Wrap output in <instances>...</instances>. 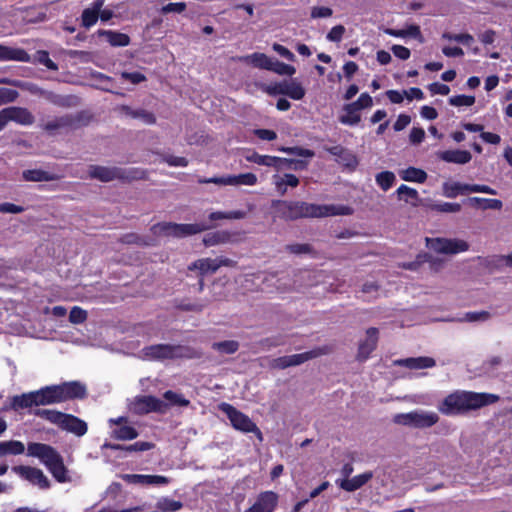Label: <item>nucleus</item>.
<instances>
[{"mask_svg": "<svg viewBox=\"0 0 512 512\" xmlns=\"http://www.w3.org/2000/svg\"><path fill=\"white\" fill-rule=\"evenodd\" d=\"M272 48L277 54H279L281 57L285 58L286 60H288V61L295 60V55L289 49H287L285 46L278 44V43H274L272 45Z\"/></svg>", "mask_w": 512, "mask_h": 512, "instance_id": "obj_60", "label": "nucleus"}, {"mask_svg": "<svg viewBox=\"0 0 512 512\" xmlns=\"http://www.w3.org/2000/svg\"><path fill=\"white\" fill-rule=\"evenodd\" d=\"M411 122V118L410 116L406 115V114H400L394 125H393V128L395 131H401L403 129H405Z\"/></svg>", "mask_w": 512, "mask_h": 512, "instance_id": "obj_63", "label": "nucleus"}, {"mask_svg": "<svg viewBox=\"0 0 512 512\" xmlns=\"http://www.w3.org/2000/svg\"><path fill=\"white\" fill-rule=\"evenodd\" d=\"M269 71H273L278 75L292 76L295 74V67L283 62L272 59Z\"/></svg>", "mask_w": 512, "mask_h": 512, "instance_id": "obj_44", "label": "nucleus"}, {"mask_svg": "<svg viewBox=\"0 0 512 512\" xmlns=\"http://www.w3.org/2000/svg\"><path fill=\"white\" fill-rule=\"evenodd\" d=\"M278 92L294 100H301L305 96V89L296 81L285 82L279 87Z\"/></svg>", "mask_w": 512, "mask_h": 512, "instance_id": "obj_30", "label": "nucleus"}, {"mask_svg": "<svg viewBox=\"0 0 512 512\" xmlns=\"http://www.w3.org/2000/svg\"><path fill=\"white\" fill-rule=\"evenodd\" d=\"M425 137V132L422 128L414 127L410 131L409 139L413 144H419L423 141Z\"/></svg>", "mask_w": 512, "mask_h": 512, "instance_id": "obj_64", "label": "nucleus"}, {"mask_svg": "<svg viewBox=\"0 0 512 512\" xmlns=\"http://www.w3.org/2000/svg\"><path fill=\"white\" fill-rule=\"evenodd\" d=\"M202 183H213L223 186H237V175H226L222 177H213L201 180Z\"/></svg>", "mask_w": 512, "mask_h": 512, "instance_id": "obj_46", "label": "nucleus"}, {"mask_svg": "<svg viewBox=\"0 0 512 512\" xmlns=\"http://www.w3.org/2000/svg\"><path fill=\"white\" fill-rule=\"evenodd\" d=\"M469 202L472 206L481 208L483 210H487V209L500 210L503 206L502 201H500L498 199L472 197L469 199Z\"/></svg>", "mask_w": 512, "mask_h": 512, "instance_id": "obj_38", "label": "nucleus"}, {"mask_svg": "<svg viewBox=\"0 0 512 512\" xmlns=\"http://www.w3.org/2000/svg\"><path fill=\"white\" fill-rule=\"evenodd\" d=\"M35 415L57 425L59 428H61L66 416L65 413L52 409H37Z\"/></svg>", "mask_w": 512, "mask_h": 512, "instance_id": "obj_35", "label": "nucleus"}, {"mask_svg": "<svg viewBox=\"0 0 512 512\" xmlns=\"http://www.w3.org/2000/svg\"><path fill=\"white\" fill-rule=\"evenodd\" d=\"M9 121L28 125L33 122V116L25 108L9 107L0 111V130H2Z\"/></svg>", "mask_w": 512, "mask_h": 512, "instance_id": "obj_11", "label": "nucleus"}, {"mask_svg": "<svg viewBox=\"0 0 512 512\" xmlns=\"http://www.w3.org/2000/svg\"><path fill=\"white\" fill-rule=\"evenodd\" d=\"M439 419V415L436 412L426 410H414L407 413H398L393 416L395 424L416 429L430 428L437 424Z\"/></svg>", "mask_w": 512, "mask_h": 512, "instance_id": "obj_4", "label": "nucleus"}, {"mask_svg": "<svg viewBox=\"0 0 512 512\" xmlns=\"http://www.w3.org/2000/svg\"><path fill=\"white\" fill-rule=\"evenodd\" d=\"M121 478L129 484L141 486H164L170 483V479L162 475L124 474Z\"/></svg>", "mask_w": 512, "mask_h": 512, "instance_id": "obj_13", "label": "nucleus"}, {"mask_svg": "<svg viewBox=\"0 0 512 512\" xmlns=\"http://www.w3.org/2000/svg\"><path fill=\"white\" fill-rule=\"evenodd\" d=\"M333 11L329 7L325 6H314L311 9V17L314 19L317 18H328L332 16Z\"/></svg>", "mask_w": 512, "mask_h": 512, "instance_id": "obj_54", "label": "nucleus"}, {"mask_svg": "<svg viewBox=\"0 0 512 512\" xmlns=\"http://www.w3.org/2000/svg\"><path fill=\"white\" fill-rule=\"evenodd\" d=\"M37 60L50 70H57V65L49 58L46 51H38L36 54Z\"/></svg>", "mask_w": 512, "mask_h": 512, "instance_id": "obj_59", "label": "nucleus"}, {"mask_svg": "<svg viewBox=\"0 0 512 512\" xmlns=\"http://www.w3.org/2000/svg\"><path fill=\"white\" fill-rule=\"evenodd\" d=\"M219 268L217 259L203 258L195 261L189 266L191 270H199L201 274L214 273Z\"/></svg>", "mask_w": 512, "mask_h": 512, "instance_id": "obj_34", "label": "nucleus"}, {"mask_svg": "<svg viewBox=\"0 0 512 512\" xmlns=\"http://www.w3.org/2000/svg\"><path fill=\"white\" fill-rule=\"evenodd\" d=\"M384 32L390 36L397 37V38H406V37H413L415 39H418L420 42H423V37L420 31V27L417 25H409L404 29H391L386 28Z\"/></svg>", "mask_w": 512, "mask_h": 512, "instance_id": "obj_28", "label": "nucleus"}, {"mask_svg": "<svg viewBox=\"0 0 512 512\" xmlns=\"http://www.w3.org/2000/svg\"><path fill=\"white\" fill-rule=\"evenodd\" d=\"M475 103V97L469 95H455L449 98V104L455 107L472 106Z\"/></svg>", "mask_w": 512, "mask_h": 512, "instance_id": "obj_47", "label": "nucleus"}, {"mask_svg": "<svg viewBox=\"0 0 512 512\" xmlns=\"http://www.w3.org/2000/svg\"><path fill=\"white\" fill-rule=\"evenodd\" d=\"M111 435L118 440H132L138 436L137 430L128 424L127 418L118 417L109 419Z\"/></svg>", "mask_w": 512, "mask_h": 512, "instance_id": "obj_12", "label": "nucleus"}, {"mask_svg": "<svg viewBox=\"0 0 512 512\" xmlns=\"http://www.w3.org/2000/svg\"><path fill=\"white\" fill-rule=\"evenodd\" d=\"M239 60L250 64L256 68L269 70L272 58L268 57L264 53H253L250 55L239 57Z\"/></svg>", "mask_w": 512, "mask_h": 512, "instance_id": "obj_29", "label": "nucleus"}, {"mask_svg": "<svg viewBox=\"0 0 512 512\" xmlns=\"http://www.w3.org/2000/svg\"><path fill=\"white\" fill-rule=\"evenodd\" d=\"M326 352L327 351L325 349L318 348L304 353L279 357L274 360L273 366L275 368L284 369L290 366L300 365L310 359L323 355Z\"/></svg>", "mask_w": 512, "mask_h": 512, "instance_id": "obj_10", "label": "nucleus"}, {"mask_svg": "<svg viewBox=\"0 0 512 512\" xmlns=\"http://www.w3.org/2000/svg\"><path fill=\"white\" fill-rule=\"evenodd\" d=\"M359 111L361 109L369 108L373 105L372 97L367 93H362L358 100L351 103Z\"/></svg>", "mask_w": 512, "mask_h": 512, "instance_id": "obj_53", "label": "nucleus"}, {"mask_svg": "<svg viewBox=\"0 0 512 512\" xmlns=\"http://www.w3.org/2000/svg\"><path fill=\"white\" fill-rule=\"evenodd\" d=\"M278 494L273 491L260 493L246 512H273L278 505Z\"/></svg>", "mask_w": 512, "mask_h": 512, "instance_id": "obj_14", "label": "nucleus"}, {"mask_svg": "<svg viewBox=\"0 0 512 512\" xmlns=\"http://www.w3.org/2000/svg\"><path fill=\"white\" fill-rule=\"evenodd\" d=\"M273 183L277 191L284 195L288 187H296L299 184V179L293 174L274 175Z\"/></svg>", "mask_w": 512, "mask_h": 512, "instance_id": "obj_31", "label": "nucleus"}, {"mask_svg": "<svg viewBox=\"0 0 512 512\" xmlns=\"http://www.w3.org/2000/svg\"><path fill=\"white\" fill-rule=\"evenodd\" d=\"M18 96L16 90L0 87V105L14 101Z\"/></svg>", "mask_w": 512, "mask_h": 512, "instance_id": "obj_57", "label": "nucleus"}, {"mask_svg": "<svg viewBox=\"0 0 512 512\" xmlns=\"http://www.w3.org/2000/svg\"><path fill=\"white\" fill-rule=\"evenodd\" d=\"M61 429L73 433L76 436H83L87 432V424L78 417L66 414Z\"/></svg>", "mask_w": 512, "mask_h": 512, "instance_id": "obj_22", "label": "nucleus"}, {"mask_svg": "<svg viewBox=\"0 0 512 512\" xmlns=\"http://www.w3.org/2000/svg\"><path fill=\"white\" fill-rule=\"evenodd\" d=\"M345 33V27L342 25L334 26L327 34V39L331 42H339Z\"/></svg>", "mask_w": 512, "mask_h": 512, "instance_id": "obj_58", "label": "nucleus"}, {"mask_svg": "<svg viewBox=\"0 0 512 512\" xmlns=\"http://www.w3.org/2000/svg\"><path fill=\"white\" fill-rule=\"evenodd\" d=\"M88 176L103 182H109L119 176V172L114 168L103 166H90L88 168Z\"/></svg>", "mask_w": 512, "mask_h": 512, "instance_id": "obj_24", "label": "nucleus"}, {"mask_svg": "<svg viewBox=\"0 0 512 512\" xmlns=\"http://www.w3.org/2000/svg\"><path fill=\"white\" fill-rule=\"evenodd\" d=\"M37 405H50L61 402V398L58 396L56 385L46 386L40 390L34 391Z\"/></svg>", "mask_w": 512, "mask_h": 512, "instance_id": "obj_19", "label": "nucleus"}, {"mask_svg": "<svg viewBox=\"0 0 512 512\" xmlns=\"http://www.w3.org/2000/svg\"><path fill=\"white\" fill-rule=\"evenodd\" d=\"M438 157L448 163L466 164L470 162L472 155L467 150H445L438 154Z\"/></svg>", "mask_w": 512, "mask_h": 512, "instance_id": "obj_21", "label": "nucleus"}, {"mask_svg": "<svg viewBox=\"0 0 512 512\" xmlns=\"http://www.w3.org/2000/svg\"><path fill=\"white\" fill-rule=\"evenodd\" d=\"M183 507L182 502L169 497H161L156 502V508L161 512H176Z\"/></svg>", "mask_w": 512, "mask_h": 512, "instance_id": "obj_41", "label": "nucleus"}, {"mask_svg": "<svg viewBox=\"0 0 512 512\" xmlns=\"http://www.w3.org/2000/svg\"><path fill=\"white\" fill-rule=\"evenodd\" d=\"M434 209L445 213H455L461 210V205L458 203L443 202L434 205Z\"/></svg>", "mask_w": 512, "mask_h": 512, "instance_id": "obj_55", "label": "nucleus"}, {"mask_svg": "<svg viewBox=\"0 0 512 512\" xmlns=\"http://www.w3.org/2000/svg\"><path fill=\"white\" fill-rule=\"evenodd\" d=\"M442 38L448 41H455L467 46H470L472 43H474V37L468 33L452 34L450 32H445L442 34Z\"/></svg>", "mask_w": 512, "mask_h": 512, "instance_id": "obj_45", "label": "nucleus"}, {"mask_svg": "<svg viewBox=\"0 0 512 512\" xmlns=\"http://www.w3.org/2000/svg\"><path fill=\"white\" fill-rule=\"evenodd\" d=\"M220 409L223 413L226 414L232 426L236 430L242 431L244 433L253 432L257 435L259 440H262L261 431L247 415L236 410L233 406L227 403L221 404Z\"/></svg>", "mask_w": 512, "mask_h": 512, "instance_id": "obj_7", "label": "nucleus"}, {"mask_svg": "<svg viewBox=\"0 0 512 512\" xmlns=\"http://www.w3.org/2000/svg\"><path fill=\"white\" fill-rule=\"evenodd\" d=\"M213 348L225 354H232L238 350V343L236 341H223L214 343Z\"/></svg>", "mask_w": 512, "mask_h": 512, "instance_id": "obj_49", "label": "nucleus"}, {"mask_svg": "<svg viewBox=\"0 0 512 512\" xmlns=\"http://www.w3.org/2000/svg\"><path fill=\"white\" fill-rule=\"evenodd\" d=\"M87 318V313L80 307H73L70 311L69 320L73 324H80L84 322Z\"/></svg>", "mask_w": 512, "mask_h": 512, "instance_id": "obj_51", "label": "nucleus"}, {"mask_svg": "<svg viewBox=\"0 0 512 512\" xmlns=\"http://www.w3.org/2000/svg\"><path fill=\"white\" fill-rule=\"evenodd\" d=\"M61 402L72 398H81L85 395V387L79 382H67L56 385Z\"/></svg>", "mask_w": 512, "mask_h": 512, "instance_id": "obj_18", "label": "nucleus"}, {"mask_svg": "<svg viewBox=\"0 0 512 512\" xmlns=\"http://www.w3.org/2000/svg\"><path fill=\"white\" fill-rule=\"evenodd\" d=\"M23 178L26 181H35V182L50 181V180L54 179L53 176L49 172L39 170V169H32V170L24 171Z\"/></svg>", "mask_w": 512, "mask_h": 512, "instance_id": "obj_43", "label": "nucleus"}, {"mask_svg": "<svg viewBox=\"0 0 512 512\" xmlns=\"http://www.w3.org/2000/svg\"><path fill=\"white\" fill-rule=\"evenodd\" d=\"M498 400L499 396L496 394L456 390L445 396L437 405V409L446 416L464 415Z\"/></svg>", "mask_w": 512, "mask_h": 512, "instance_id": "obj_1", "label": "nucleus"}, {"mask_svg": "<svg viewBox=\"0 0 512 512\" xmlns=\"http://www.w3.org/2000/svg\"><path fill=\"white\" fill-rule=\"evenodd\" d=\"M210 226L204 223L176 224L163 222L154 225L151 231L157 237H186L208 229Z\"/></svg>", "mask_w": 512, "mask_h": 512, "instance_id": "obj_5", "label": "nucleus"}, {"mask_svg": "<svg viewBox=\"0 0 512 512\" xmlns=\"http://www.w3.org/2000/svg\"><path fill=\"white\" fill-rule=\"evenodd\" d=\"M443 195L448 198H455L458 195L471 193L472 184H464L455 181L443 183Z\"/></svg>", "mask_w": 512, "mask_h": 512, "instance_id": "obj_25", "label": "nucleus"}, {"mask_svg": "<svg viewBox=\"0 0 512 512\" xmlns=\"http://www.w3.org/2000/svg\"><path fill=\"white\" fill-rule=\"evenodd\" d=\"M25 451V446L21 441L10 440L0 442V457L6 455H20Z\"/></svg>", "mask_w": 512, "mask_h": 512, "instance_id": "obj_36", "label": "nucleus"}, {"mask_svg": "<svg viewBox=\"0 0 512 512\" xmlns=\"http://www.w3.org/2000/svg\"><path fill=\"white\" fill-rule=\"evenodd\" d=\"M399 176L407 182L424 183L427 179V173L416 167H408L399 171Z\"/></svg>", "mask_w": 512, "mask_h": 512, "instance_id": "obj_32", "label": "nucleus"}, {"mask_svg": "<svg viewBox=\"0 0 512 512\" xmlns=\"http://www.w3.org/2000/svg\"><path fill=\"white\" fill-rule=\"evenodd\" d=\"M396 365L406 367L411 370H419L425 368H432L435 366V360L431 357H415L406 358L395 361Z\"/></svg>", "mask_w": 512, "mask_h": 512, "instance_id": "obj_20", "label": "nucleus"}, {"mask_svg": "<svg viewBox=\"0 0 512 512\" xmlns=\"http://www.w3.org/2000/svg\"><path fill=\"white\" fill-rule=\"evenodd\" d=\"M360 115L354 105L348 104L344 107V113L340 116L339 120L345 125H356L360 122Z\"/></svg>", "mask_w": 512, "mask_h": 512, "instance_id": "obj_39", "label": "nucleus"}, {"mask_svg": "<svg viewBox=\"0 0 512 512\" xmlns=\"http://www.w3.org/2000/svg\"><path fill=\"white\" fill-rule=\"evenodd\" d=\"M229 240V235L226 232H216L210 235H207L204 238V243L206 245L212 246L220 243H225Z\"/></svg>", "mask_w": 512, "mask_h": 512, "instance_id": "obj_48", "label": "nucleus"}, {"mask_svg": "<svg viewBox=\"0 0 512 512\" xmlns=\"http://www.w3.org/2000/svg\"><path fill=\"white\" fill-rule=\"evenodd\" d=\"M99 36L105 37L107 42L114 47H125L129 45L130 38L127 34L111 31V30H99Z\"/></svg>", "mask_w": 512, "mask_h": 512, "instance_id": "obj_27", "label": "nucleus"}, {"mask_svg": "<svg viewBox=\"0 0 512 512\" xmlns=\"http://www.w3.org/2000/svg\"><path fill=\"white\" fill-rule=\"evenodd\" d=\"M186 9V4L183 2L168 3L162 7L163 13H181Z\"/></svg>", "mask_w": 512, "mask_h": 512, "instance_id": "obj_61", "label": "nucleus"}, {"mask_svg": "<svg viewBox=\"0 0 512 512\" xmlns=\"http://www.w3.org/2000/svg\"><path fill=\"white\" fill-rule=\"evenodd\" d=\"M373 478L372 471H365L351 478H338L336 485L344 491L354 492L366 485Z\"/></svg>", "mask_w": 512, "mask_h": 512, "instance_id": "obj_16", "label": "nucleus"}, {"mask_svg": "<svg viewBox=\"0 0 512 512\" xmlns=\"http://www.w3.org/2000/svg\"><path fill=\"white\" fill-rule=\"evenodd\" d=\"M377 342L378 330L376 328H369L366 331L365 338L359 343L357 358L361 361L367 360L370 354L375 350Z\"/></svg>", "mask_w": 512, "mask_h": 512, "instance_id": "obj_17", "label": "nucleus"}, {"mask_svg": "<svg viewBox=\"0 0 512 512\" xmlns=\"http://www.w3.org/2000/svg\"><path fill=\"white\" fill-rule=\"evenodd\" d=\"M427 247L442 254H457L468 250L469 245L461 239L426 238Z\"/></svg>", "mask_w": 512, "mask_h": 512, "instance_id": "obj_8", "label": "nucleus"}, {"mask_svg": "<svg viewBox=\"0 0 512 512\" xmlns=\"http://www.w3.org/2000/svg\"><path fill=\"white\" fill-rule=\"evenodd\" d=\"M27 451L29 456L39 458L58 482L69 480L62 458L52 447L42 443H31Z\"/></svg>", "mask_w": 512, "mask_h": 512, "instance_id": "obj_3", "label": "nucleus"}, {"mask_svg": "<svg viewBox=\"0 0 512 512\" xmlns=\"http://www.w3.org/2000/svg\"><path fill=\"white\" fill-rule=\"evenodd\" d=\"M0 61L29 62L30 56L23 49L0 45Z\"/></svg>", "mask_w": 512, "mask_h": 512, "instance_id": "obj_23", "label": "nucleus"}, {"mask_svg": "<svg viewBox=\"0 0 512 512\" xmlns=\"http://www.w3.org/2000/svg\"><path fill=\"white\" fill-rule=\"evenodd\" d=\"M11 406L14 410L38 406L34 391L13 397Z\"/></svg>", "mask_w": 512, "mask_h": 512, "instance_id": "obj_37", "label": "nucleus"}, {"mask_svg": "<svg viewBox=\"0 0 512 512\" xmlns=\"http://www.w3.org/2000/svg\"><path fill=\"white\" fill-rule=\"evenodd\" d=\"M138 356L142 360L149 361L174 359L186 356V349L182 346L156 344L143 348Z\"/></svg>", "mask_w": 512, "mask_h": 512, "instance_id": "obj_6", "label": "nucleus"}, {"mask_svg": "<svg viewBox=\"0 0 512 512\" xmlns=\"http://www.w3.org/2000/svg\"><path fill=\"white\" fill-rule=\"evenodd\" d=\"M257 183V176L253 173H244L237 175V186H253Z\"/></svg>", "mask_w": 512, "mask_h": 512, "instance_id": "obj_56", "label": "nucleus"}, {"mask_svg": "<svg viewBox=\"0 0 512 512\" xmlns=\"http://www.w3.org/2000/svg\"><path fill=\"white\" fill-rule=\"evenodd\" d=\"M375 181L383 191H387L394 185L396 176L391 171H383L375 176Z\"/></svg>", "mask_w": 512, "mask_h": 512, "instance_id": "obj_42", "label": "nucleus"}, {"mask_svg": "<svg viewBox=\"0 0 512 512\" xmlns=\"http://www.w3.org/2000/svg\"><path fill=\"white\" fill-rule=\"evenodd\" d=\"M391 50L393 54L401 60H407L411 55L410 50L402 45H393Z\"/></svg>", "mask_w": 512, "mask_h": 512, "instance_id": "obj_62", "label": "nucleus"}, {"mask_svg": "<svg viewBox=\"0 0 512 512\" xmlns=\"http://www.w3.org/2000/svg\"><path fill=\"white\" fill-rule=\"evenodd\" d=\"M246 160L263 166H276L281 159L269 155H260L256 152H252L246 156Z\"/></svg>", "mask_w": 512, "mask_h": 512, "instance_id": "obj_40", "label": "nucleus"}, {"mask_svg": "<svg viewBox=\"0 0 512 512\" xmlns=\"http://www.w3.org/2000/svg\"><path fill=\"white\" fill-rule=\"evenodd\" d=\"M129 408L133 413L146 414L150 412H164L167 404L153 396H140L130 403Z\"/></svg>", "mask_w": 512, "mask_h": 512, "instance_id": "obj_9", "label": "nucleus"}, {"mask_svg": "<svg viewBox=\"0 0 512 512\" xmlns=\"http://www.w3.org/2000/svg\"><path fill=\"white\" fill-rule=\"evenodd\" d=\"M111 448L113 449H124L126 451H147V450H150L152 447H153V444L149 443V442H136L134 444H130L128 446H125V447H122V446H119V445H116V446H110Z\"/></svg>", "mask_w": 512, "mask_h": 512, "instance_id": "obj_50", "label": "nucleus"}, {"mask_svg": "<svg viewBox=\"0 0 512 512\" xmlns=\"http://www.w3.org/2000/svg\"><path fill=\"white\" fill-rule=\"evenodd\" d=\"M103 4V0H96L92 3L90 7L86 8L83 11L81 18L84 27L90 28L97 22L99 18V12L100 9L103 7Z\"/></svg>", "mask_w": 512, "mask_h": 512, "instance_id": "obj_26", "label": "nucleus"}, {"mask_svg": "<svg viewBox=\"0 0 512 512\" xmlns=\"http://www.w3.org/2000/svg\"><path fill=\"white\" fill-rule=\"evenodd\" d=\"M272 206L276 209V216L294 220L302 217H327L336 215H350L352 208L346 205H317L300 201H280L272 202Z\"/></svg>", "mask_w": 512, "mask_h": 512, "instance_id": "obj_2", "label": "nucleus"}, {"mask_svg": "<svg viewBox=\"0 0 512 512\" xmlns=\"http://www.w3.org/2000/svg\"><path fill=\"white\" fill-rule=\"evenodd\" d=\"M164 398L172 405L187 406L189 404L188 400L173 391L165 392Z\"/></svg>", "mask_w": 512, "mask_h": 512, "instance_id": "obj_52", "label": "nucleus"}, {"mask_svg": "<svg viewBox=\"0 0 512 512\" xmlns=\"http://www.w3.org/2000/svg\"><path fill=\"white\" fill-rule=\"evenodd\" d=\"M12 470L20 477L26 479L34 485H37L39 488L45 489L49 486L47 477L40 469L28 466H15Z\"/></svg>", "mask_w": 512, "mask_h": 512, "instance_id": "obj_15", "label": "nucleus"}, {"mask_svg": "<svg viewBox=\"0 0 512 512\" xmlns=\"http://www.w3.org/2000/svg\"><path fill=\"white\" fill-rule=\"evenodd\" d=\"M398 198L412 206H418L420 202L419 194L416 189L407 185H400L396 191Z\"/></svg>", "mask_w": 512, "mask_h": 512, "instance_id": "obj_33", "label": "nucleus"}]
</instances>
